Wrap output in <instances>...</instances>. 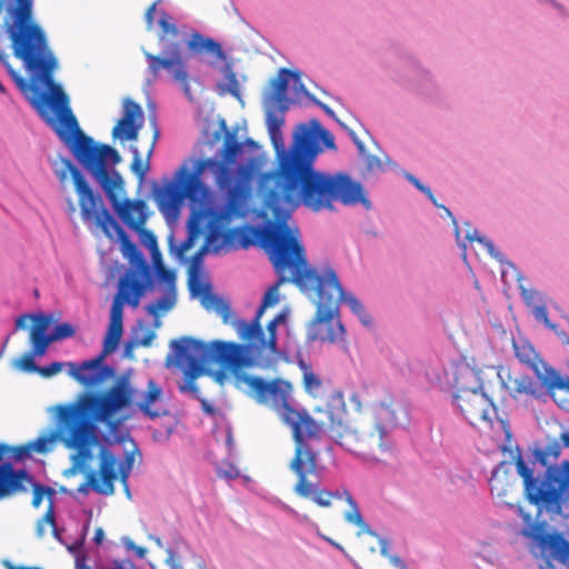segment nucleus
Instances as JSON below:
<instances>
[{
    "label": "nucleus",
    "instance_id": "nucleus-23",
    "mask_svg": "<svg viewBox=\"0 0 569 569\" xmlns=\"http://www.w3.org/2000/svg\"><path fill=\"white\" fill-rule=\"evenodd\" d=\"M59 439L58 429L49 436L38 437L36 440L21 446H10L0 442V465L7 463L6 457H12L16 461L29 457L31 452L44 453L51 449V443Z\"/></svg>",
    "mask_w": 569,
    "mask_h": 569
},
{
    "label": "nucleus",
    "instance_id": "nucleus-56",
    "mask_svg": "<svg viewBox=\"0 0 569 569\" xmlns=\"http://www.w3.org/2000/svg\"><path fill=\"white\" fill-rule=\"evenodd\" d=\"M154 337H156L154 332L147 331L140 342L142 346L148 347L151 345V341L153 340Z\"/></svg>",
    "mask_w": 569,
    "mask_h": 569
},
{
    "label": "nucleus",
    "instance_id": "nucleus-9",
    "mask_svg": "<svg viewBox=\"0 0 569 569\" xmlns=\"http://www.w3.org/2000/svg\"><path fill=\"white\" fill-rule=\"evenodd\" d=\"M222 133V147L219 151V158H216V183L220 189L236 198L240 196L251 183L257 159L253 157L241 160L243 154V143L239 137L237 127L228 128L224 119L219 120V131H216V141Z\"/></svg>",
    "mask_w": 569,
    "mask_h": 569
},
{
    "label": "nucleus",
    "instance_id": "nucleus-30",
    "mask_svg": "<svg viewBox=\"0 0 569 569\" xmlns=\"http://www.w3.org/2000/svg\"><path fill=\"white\" fill-rule=\"evenodd\" d=\"M176 303V289L173 287H169L166 290L163 297L157 299L146 307L147 312L154 318V326L159 327L160 321L159 318L162 313L169 311L173 308Z\"/></svg>",
    "mask_w": 569,
    "mask_h": 569
},
{
    "label": "nucleus",
    "instance_id": "nucleus-8",
    "mask_svg": "<svg viewBox=\"0 0 569 569\" xmlns=\"http://www.w3.org/2000/svg\"><path fill=\"white\" fill-rule=\"evenodd\" d=\"M171 353L167 357L166 366L176 367L183 375L178 389L181 393H190L198 399L204 412L213 413V405L203 399L196 383L197 379L213 377L210 362L213 360V341L202 342L190 337H181L170 342Z\"/></svg>",
    "mask_w": 569,
    "mask_h": 569
},
{
    "label": "nucleus",
    "instance_id": "nucleus-25",
    "mask_svg": "<svg viewBox=\"0 0 569 569\" xmlns=\"http://www.w3.org/2000/svg\"><path fill=\"white\" fill-rule=\"evenodd\" d=\"M290 78L299 79V74L287 68H281L277 76L270 81V91L266 96L264 103L270 107H278V110L286 112L289 107L287 97Z\"/></svg>",
    "mask_w": 569,
    "mask_h": 569
},
{
    "label": "nucleus",
    "instance_id": "nucleus-24",
    "mask_svg": "<svg viewBox=\"0 0 569 569\" xmlns=\"http://www.w3.org/2000/svg\"><path fill=\"white\" fill-rule=\"evenodd\" d=\"M31 477L24 469H14L12 462L0 465V501L26 491V481Z\"/></svg>",
    "mask_w": 569,
    "mask_h": 569
},
{
    "label": "nucleus",
    "instance_id": "nucleus-5",
    "mask_svg": "<svg viewBox=\"0 0 569 569\" xmlns=\"http://www.w3.org/2000/svg\"><path fill=\"white\" fill-rule=\"evenodd\" d=\"M221 218L222 213L216 210V253L258 246L268 254L278 277L276 283L264 293L262 303L256 312L258 317H262L268 307L279 302V288L286 282H292L302 292H313L321 281L323 269L309 266L298 233L284 224L272 223L264 227L243 224L224 230L218 226Z\"/></svg>",
    "mask_w": 569,
    "mask_h": 569
},
{
    "label": "nucleus",
    "instance_id": "nucleus-26",
    "mask_svg": "<svg viewBox=\"0 0 569 569\" xmlns=\"http://www.w3.org/2000/svg\"><path fill=\"white\" fill-rule=\"evenodd\" d=\"M123 332V316H122V301L120 298H114L110 309V322L107 336L103 339L102 357L112 353L121 339Z\"/></svg>",
    "mask_w": 569,
    "mask_h": 569
},
{
    "label": "nucleus",
    "instance_id": "nucleus-10",
    "mask_svg": "<svg viewBox=\"0 0 569 569\" xmlns=\"http://www.w3.org/2000/svg\"><path fill=\"white\" fill-rule=\"evenodd\" d=\"M516 467L523 479L525 495L530 503L551 510L559 509L569 498V461L560 466H549L542 476H535L520 456L516 460Z\"/></svg>",
    "mask_w": 569,
    "mask_h": 569
},
{
    "label": "nucleus",
    "instance_id": "nucleus-53",
    "mask_svg": "<svg viewBox=\"0 0 569 569\" xmlns=\"http://www.w3.org/2000/svg\"><path fill=\"white\" fill-rule=\"evenodd\" d=\"M406 177L417 189H419L423 193H426V190L429 189L428 187L423 186L415 176L407 174Z\"/></svg>",
    "mask_w": 569,
    "mask_h": 569
},
{
    "label": "nucleus",
    "instance_id": "nucleus-15",
    "mask_svg": "<svg viewBox=\"0 0 569 569\" xmlns=\"http://www.w3.org/2000/svg\"><path fill=\"white\" fill-rule=\"evenodd\" d=\"M320 473H321V469L318 466V453H316V475L310 476L309 478L306 477V480L310 483L309 492L305 496L300 495L297 491V487H298V481H297L293 487L295 493L301 498L312 500L317 506L322 507V508L330 507L333 499H339V500L345 499V501L349 505V508H350L345 513V520L349 523H352V525L359 527L360 528L359 535L361 532H367L372 536H376L375 532H372L371 529L369 528V526L365 522V520L361 516L360 509L358 507V503L353 499L351 493L345 488L342 490L337 489L335 491H329L323 488H320Z\"/></svg>",
    "mask_w": 569,
    "mask_h": 569
},
{
    "label": "nucleus",
    "instance_id": "nucleus-44",
    "mask_svg": "<svg viewBox=\"0 0 569 569\" xmlns=\"http://www.w3.org/2000/svg\"><path fill=\"white\" fill-rule=\"evenodd\" d=\"M63 366H67V363L52 362L48 366L39 367L38 373L44 378H49L59 373Z\"/></svg>",
    "mask_w": 569,
    "mask_h": 569
},
{
    "label": "nucleus",
    "instance_id": "nucleus-50",
    "mask_svg": "<svg viewBox=\"0 0 569 569\" xmlns=\"http://www.w3.org/2000/svg\"><path fill=\"white\" fill-rule=\"evenodd\" d=\"M32 315H21L16 319V330L26 329L28 326V321L31 320Z\"/></svg>",
    "mask_w": 569,
    "mask_h": 569
},
{
    "label": "nucleus",
    "instance_id": "nucleus-62",
    "mask_svg": "<svg viewBox=\"0 0 569 569\" xmlns=\"http://www.w3.org/2000/svg\"><path fill=\"white\" fill-rule=\"evenodd\" d=\"M560 440L563 447L569 448V431L562 432L560 435Z\"/></svg>",
    "mask_w": 569,
    "mask_h": 569
},
{
    "label": "nucleus",
    "instance_id": "nucleus-46",
    "mask_svg": "<svg viewBox=\"0 0 569 569\" xmlns=\"http://www.w3.org/2000/svg\"><path fill=\"white\" fill-rule=\"evenodd\" d=\"M365 164L369 171L383 170L382 161L377 156L367 154L365 158Z\"/></svg>",
    "mask_w": 569,
    "mask_h": 569
},
{
    "label": "nucleus",
    "instance_id": "nucleus-54",
    "mask_svg": "<svg viewBox=\"0 0 569 569\" xmlns=\"http://www.w3.org/2000/svg\"><path fill=\"white\" fill-rule=\"evenodd\" d=\"M389 561L398 569H408L403 560L398 556H390Z\"/></svg>",
    "mask_w": 569,
    "mask_h": 569
},
{
    "label": "nucleus",
    "instance_id": "nucleus-51",
    "mask_svg": "<svg viewBox=\"0 0 569 569\" xmlns=\"http://www.w3.org/2000/svg\"><path fill=\"white\" fill-rule=\"evenodd\" d=\"M76 569H91V567L87 563V556L84 553H79L74 560Z\"/></svg>",
    "mask_w": 569,
    "mask_h": 569
},
{
    "label": "nucleus",
    "instance_id": "nucleus-63",
    "mask_svg": "<svg viewBox=\"0 0 569 569\" xmlns=\"http://www.w3.org/2000/svg\"><path fill=\"white\" fill-rule=\"evenodd\" d=\"M320 536H321V538H322L323 540H326L328 543H330V545H331V546H333L335 548H337V549H342V548H341V546H340L338 542L333 541L331 538H329V537H327V536H325V535H320Z\"/></svg>",
    "mask_w": 569,
    "mask_h": 569
},
{
    "label": "nucleus",
    "instance_id": "nucleus-6",
    "mask_svg": "<svg viewBox=\"0 0 569 569\" xmlns=\"http://www.w3.org/2000/svg\"><path fill=\"white\" fill-rule=\"evenodd\" d=\"M239 379L244 382L248 396L260 405L270 406L291 428L296 449L289 467L298 477L297 491L307 495L310 483L306 477L316 475L317 453L308 440L320 439L325 423L316 421L306 410H297L291 406L292 385L289 381L281 378L268 381L258 376H239Z\"/></svg>",
    "mask_w": 569,
    "mask_h": 569
},
{
    "label": "nucleus",
    "instance_id": "nucleus-45",
    "mask_svg": "<svg viewBox=\"0 0 569 569\" xmlns=\"http://www.w3.org/2000/svg\"><path fill=\"white\" fill-rule=\"evenodd\" d=\"M114 298H120L121 301H122V306L126 302L129 306H131L132 308H137L139 306V302H140V299H141V298H139L137 296H132L131 293L121 292L120 288H119V291H118V293L116 295Z\"/></svg>",
    "mask_w": 569,
    "mask_h": 569
},
{
    "label": "nucleus",
    "instance_id": "nucleus-57",
    "mask_svg": "<svg viewBox=\"0 0 569 569\" xmlns=\"http://www.w3.org/2000/svg\"><path fill=\"white\" fill-rule=\"evenodd\" d=\"M124 247L129 252L132 253V256H137L142 260V254L138 251L137 247L131 242H124Z\"/></svg>",
    "mask_w": 569,
    "mask_h": 569
},
{
    "label": "nucleus",
    "instance_id": "nucleus-61",
    "mask_svg": "<svg viewBox=\"0 0 569 569\" xmlns=\"http://www.w3.org/2000/svg\"><path fill=\"white\" fill-rule=\"evenodd\" d=\"M216 58L226 60V56L222 51V47L220 43L216 42Z\"/></svg>",
    "mask_w": 569,
    "mask_h": 569
},
{
    "label": "nucleus",
    "instance_id": "nucleus-1",
    "mask_svg": "<svg viewBox=\"0 0 569 569\" xmlns=\"http://www.w3.org/2000/svg\"><path fill=\"white\" fill-rule=\"evenodd\" d=\"M34 0H0V62L42 120L91 174L129 229L141 232L148 219L143 200L122 199L124 181L116 170L121 156L83 133L69 97L54 82L58 61L33 14Z\"/></svg>",
    "mask_w": 569,
    "mask_h": 569
},
{
    "label": "nucleus",
    "instance_id": "nucleus-41",
    "mask_svg": "<svg viewBox=\"0 0 569 569\" xmlns=\"http://www.w3.org/2000/svg\"><path fill=\"white\" fill-rule=\"evenodd\" d=\"M311 123L318 130V136L312 130H310L315 134L316 139L318 140L319 137L327 148H335L336 146L333 136L328 130L323 129L317 120H312ZM306 126L311 129L308 124Z\"/></svg>",
    "mask_w": 569,
    "mask_h": 569
},
{
    "label": "nucleus",
    "instance_id": "nucleus-40",
    "mask_svg": "<svg viewBox=\"0 0 569 569\" xmlns=\"http://www.w3.org/2000/svg\"><path fill=\"white\" fill-rule=\"evenodd\" d=\"M466 238L467 240H469L470 242L472 241H478L479 243L483 244L485 248L487 249V251L495 258H498L499 257V253L496 252V248L493 246V243L486 239L485 237H481L478 232V230H473L472 232H468L466 234Z\"/></svg>",
    "mask_w": 569,
    "mask_h": 569
},
{
    "label": "nucleus",
    "instance_id": "nucleus-12",
    "mask_svg": "<svg viewBox=\"0 0 569 569\" xmlns=\"http://www.w3.org/2000/svg\"><path fill=\"white\" fill-rule=\"evenodd\" d=\"M187 44L190 54H202L213 51V39L204 38L198 32H193L188 40H179L164 50L163 56H156L144 51V57L149 62V71L157 78L162 69H166L173 81L181 84L184 94L192 100L188 83V72L182 54V43Z\"/></svg>",
    "mask_w": 569,
    "mask_h": 569
},
{
    "label": "nucleus",
    "instance_id": "nucleus-17",
    "mask_svg": "<svg viewBox=\"0 0 569 569\" xmlns=\"http://www.w3.org/2000/svg\"><path fill=\"white\" fill-rule=\"evenodd\" d=\"M66 164L79 197V207L82 218L84 220H94L97 226L106 233H109V229L117 224L112 214L103 206L101 197L91 189L82 173L71 161H66Z\"/></svg>",
    "mask_w": 569,
    "mask_h": 569
},
{
    "label": "nucleus",
    "instance_id": "nucleus-39",
    "mask_svg": "<svg viewBox=\"0 0 569 569\" xmlns=\"http://www.w3.org/2000/svg\"><path fill=\"white\" fill-rule=\"evenodd\" d=\"M74 327L69 322L59 323L56 326L53 332L50 333V343L53 341L71 338L74 336Z\"/></svg>",
    "mask_w": 569,
    "mask_h": 569
},
{
    "label": "nucleus",
    "instance_id": "nucleus-58",
    "mask_svg": "<svg viewBox=\"0 0 569 569\" xmlns=\"http://www.w3.org/2000/svg\"><path fill=\"white\" fill-rule=\"evenodd\" d=\"M6 568L7 569H43V568L37 567V566H16V565H12L11 562H7Z\"/></svg>",
    "mask_w": 569,
    "mask_h": 569
},
{
    "label": "nucleus",
    "instance_id": "nucleus-36",
    "mask_svg": "<svg viewBox=\"0 0 569 569\" xmlns=\"http://www.w3.org/2000/svg\"><path fill=\"white\" fill-rule=\"evenodd\" d=\"M223 74L226 82L220 86V90L222 93L229 92L233 97H240V86L237 79L236 72L232 70V63L226 62V67L223 69Z\"/></svg>",
    "mask_w": 569,
    "mask_h": 569
},
{
    "label": "nucleus",
    "instance_id": "nucleus-3",
    "mask_svg": "<svg viewBox=\"0 0 569 569\" xmlns=\"http://www.w3.org/2000/svg\"><path fill=\"white\" fill-rule=\"evenodd\" d=\"M161 397V387L150 379L138 400L139 390L128 378L121 377L104 391L88 392L76 403L58 406L59 439L66 448L76 450L71 456L72 465L63 476L71 477L87 470L93 458V448L99 445L97 423H103L113 431L124 420L118 417V412L132 406L152 420L166 416L167 410L153 408Z\"/></svg>",
    "mask_w": 569,
    "mask_h": 569
},
{
    "label": "nucleus",
    "instance_id": "nucleus-20",
    "mask_svg": "<svg viewBox=\"0 0 569 569\" xmlns=\"http://www.w3.org/2000/svg\"><path fill=\"white\" fill-rule=\"evenodd\" d=\"M261 317H256L251 322L240 323L239 338L249 343L252 350L263 352L268 350L273 353L277 350V320L267 325V336L260 323Z\"/></svg>",
    "mask_w": 569,
    "mask_h": 569
},
{
    "label": "nucleus",
    "instance_id": "nucleus-37",
    "mask_svg": "<svg viewBox=\"0 0 569 569\" xmlns=\"http://www.w3.org/2000/svg\"><path fill=\"white\" fill-rule=\"evenodd\" d=\"M159 26L161 28V34H160L161 39H163L166 37L176 38L179 36V30L176 27L172 17L169 13H167L166 11L161 12Z\"/></svg>",
    "mask_w": 569,
    "mask_h": 569
},
{
    "label": "nucleus",
    "instance_id": "nucleus-11",
    "mask_svg": "<svg viewBox=\"0 0 569 569\" xmlns=\"http://www.w3.org/2000/svg\"><path fill=\"white\" fill-rule=\"evenodd\" d=\"M332 287L338 288V274L331 267H326L321 281L313 290L317 296V310L308 331L309 340L335 343L345 337L346 330L339 319L338 300L326 290Z\"/></svg>",
    "mask_w": 569,
    "mask_h": 569
},
{
    "label": "nucleus",
    "instance_id": "nucleus-27",
    "mask_svg": "<svg viewBox=\"0 0 569 569\" xmlns=\"http://www.w3.org/2000/svg\"><path fill=\"white\" fill-rule=\"evenodd\" d=\"M33 322L30 329V343L33 347V355L43 356L50 346V335H47L51 323V317L43 313L31 316Z\"/></svg>",
    "mask_w": 569,
    "mask_h": 569
},
{
    "label": "nucleus",
    "instance_id": "nucleus-19",
    "mask_svg": "<svg viewBox=\"0 0 569 569\" xmlns=\"http://www.w3.org/2000/svg\"><path fill=\"white\" fill-rule=\"evenodd\" d=\"M512 346L517 359L535 371L541 385L549 392H552L555 389H565L567 387V383L561 379L556 370L548 367L547 363L539 358L530 343L526 340H513Z\"/></svg>",
    "mask_w": 569,
    "mask_h": 569
},
{
    "label": "nucleus",
    "instance_id": "nucleus-60",
    "mask_svg": "<svg viewBox=\"0 0 569 569\" xmlns=\"http://www.w3.org/2000/svg\"><path fill=\"white\" fill-rule=\"evenodd\" d=\"M316 103H317V104H318V106H319V107H320V108H321V109H322V110H323L328 116H330L331 118H335V119H336V114H335V112L332 111V109H331L329 106H327V104H325V103H322V102H320V101H316Z\"/></svg>",
    "mask_w": 569,
    "mask_h": 569
},
{
    "label": "nucleus",
    "instance_id": "nucleus-14",
    "mask_svg": "<svg viewBox=\"0 0 569 569\" xmlns=\"http://www.w3.org/2000/svg\"><path fill=\"white\" fill-rule=\"evenodd\" d=\"M525 536L532 541L531 552L539 569H569V541L562 533L548 532L545 523H536Z\"/></svg>",
    "mask_w": 569,
    "mask_h": 569
},
{
    "label": "nucleus",
    "instance_id": "nucleus-2",
    "mask_svg": "<svg viewBox=\"0 0 569 569\" xmlns=\"http://www.w3.org/2000/svg\"><path fill=\"white\" fill-rule=\"evenodd\" d=\"M320 151L315 134L306 123H300L290 150L279 154L273 171L262 174L259 192L263 196L264 208L278 220L277 224L287 226L283 220L288 211L300 204L315 212L331 210L335 201L371 209V201L359 181L345 172L325 173L313 168Z\"/></svg>",
    "mask_w": 569,
    "mask_h": 569
},
{
    "label": "nucleus",
    "instance_id": "nucleus-64",
    "mask_svg": "<svg viewBox=\"0 0 569 569\" xmlns=\"http://www.w3.org/2000/svg\"><path fill=\"white\" fill-rule=\"evenodd\" d=\"M227 446L229 449H232L233 448V439H232V435H231V430L228 429V432H227Z\"/></svg>",
    "mask_w": 569,
    "mask_h": 569
},
{
    "label": "nucleus",
    "instance_id": "nucleus-13",
    "mask_svg": "<svg viewBox=\"0 0 569 569\" xmlns=\"http://www.w3.org/2000/svg\"><path fill=\"white\" fill-rule=\"evenodd\" d=\"M457 392L455 405L465 419L472 426L491 425L497 418L493 402L478 387V378L468 367L459 369L456 376Z\"/></svg>",
    "mask_w": 569,
    "mask_h": 569
},
{
    "label": "nucleus",
    "instance_id": "nucleus-18",
    "mask_svg": "<svg viewBox=\"0 0 569 569\" xmlns=\"http://www.w3.org/2000/svg\"><path fill=\"white\" fill-rule=\"evenodd\" d=\"M251 349L249 343L239 345L231 341L216 340V362L224 370H229L234 378L237 388L242 389L244 382L239 379V376H249L243 372V368L251 367L254 361L249 356L248 351Z\"/></svg>",
    "mask_w": 569,
    "mask_h": 569
},
{
    "label": "nucleus",
    "instance_id": "nucleus-29",
    "mask_svg": "<svg viewBox=\"0 0 569 569\" xmlns=\"http://www.w3.org/2000/svg\"><path fill=\"white\" fill-rule=\"evenodd\" d=\"M266 123L271 141L276 148L282 147L281 127L284 123V112L278 110V107L266 104Z\"/></svg>",
    "mask_w": 569,
    "mask_h": 569
},
{
    "label": "nucleus",
    "instance_id": "nucleus-32",
    "mask_svg": "<svg viewBox=\"0 0 569 569\" xmlns=\"http://www.w3.org/2000/svg\"><path fill=\"white\" fill-rule=\"evenodd\" d=\"M216 313L222 319L223 323L233 327L238 335L239 330L241 329L240 323H247L246 321L237 318L230 301L227 298L218 295H216Z\"/></svg>",
    "mask_w": 569,
    "mask_h": 569
},
{
    "label": "nucleus",
    "instance_id": "nucleus-47",
    "mask_svg": "<svg viewBox=\"0 0 569 569\" xmlns=\"http://www.w3.org/2000/svg\"><path fill=\"white\" fill-rule=\"evenodd\" d=\"M218 473L220 477H223L227 479H234V478L239 477V475H240L238 468L233 465H228L227 468L219 469Z\"/></svg>",
    "mask_w": 569,
    "mask_h": 569
},
{
    "label": "nucleus",
    "instance_id": "nucleus-33",
    "mask_svg": "<svg viewBox=\"0 0 569 569\" xmlns=\"http://www.w3.org/2000/svg\"><path fill=\"white\" fill-rule=\"evenodd\" d=\"M326 290L328 292H331L335 300H338V306L340 305L341 301L346 302L355 315L365 308L363 305L360 302V300L355 295L348 293L343 290L339 279H338V288L337 289H336V287H332V288H327Z\"/></svg>",
    "mask_w": 569,
    "mask_h": 569
},
{
    "label": "nucleus",
    "instance_id": "nucleus-16",
    "mask_svg": "<svg viewBox=\"0 0 569 569\" xmlns=\"http://www.w3.org/2000/svg\"><path fill=\"white\" fill-rule=\"evenodd\" d=\"M99 469L88 473L87 482L78 488L79 492L87 493L90 486L97 493L110 496L114 492V482L120 477L121 482L127 487V480L131 469V458H128L127 465L118 463L112 452L101 447L99 451Z\"/></svg>",
    "mask_w": 569,
    "mask_h": 569
},
{
    "label": "nucleus",
    "instance_id": "nucleus-22",
    "mask_svg": "<svg viewBox=\"0 0 569 569\" xmlns=\"http://www.w3.org/2000/svg\"><path fill=\"white\" fill-rule=\"evenodd\" d=\"M142 120L143 112L141 107L131 99H126L123 102V116L114 126L112 136L121 141L137 140Z\"/></svg>",
    "mask_w": 569,
    "mask_h": 569
},
{
    "label": "nucleus",
    "instance_id": "nucleus-52",
    "mask_svg": "<svg viewBox=\"0 0 569 569\" xmlns=\"http://www.w3.org/2000/svg\"><path fill=\"white\" fill-rule=\"evenodd\" d=\"M356 316L359 318V320L365 325V326H369L372 321L370 315L366 311V309H361V311H358V313H356Z\"/></svg>",
    "mask_w": 569,
    "mask_h": 569
},
{
    "label": "nucleus",
    "instance_id": "nucleus-31",
    "mask_svg": "<svg viewBox=\"0 0 569 569\" xmlns=\"http://www.w3.org/2000/svg\"><path fill=\"white\" fill-rule=\"evenodd\" d=\"M47 528H50L52 536L57 540H61V535L56 522L54 506L51 499L46 513L36 523V536L39 539L44 538Z\"/></svg>",
    "mask_w": 569,
    "mask_h": 569
},
{
    "label": "nucleus",
    "instance_id": "nucleus-34",
    "mask_svg": "<svg viewBox=\"0 0 569 569\" xmlns=\"http://www.w3.org/2000/svg\"><path fill=\"white\" fill-rule=\"evenodd\" d=\"M301 368L303 370L302 385L306 392L312 397H319L322 390L321 379L306 363L301 362Z\"/></svg>",
    "mask_w": 569,
    "mask_h": 569
},
{
    "label": "nucleus",
    "instance_id": "nucleus-28",
    "mask_svg": "<svg viewBox=\"0 0 569 569\" xmlns=\"http://www.w3.org/2000/svg\"><path fill=\"white\" fill-rule=\"evenodd\" d=\"M150 123L152 127V140H151V143H150L148 152H147V160L142 161V158H141V154H140L138 148L131 147V151L133 153V159H132L130 168L139 180H142L150 169L149 159L151 158V156L153 153L154 146L160 136V130L158 128L156 118H151Z\"/></svg>",
    "mask_w": 569,
    "mask_h": 569
},
{
    "label": "nucleus",
    "instance_id": "nucleus-4",
    "mask_svg": "<svg viewBox=\"0 0 569 569\" xmlns=\"http://www.w3.org/2000/svg\"><path fill=\"white\" fill-rule=\"evenodd\" d=\"M211 146L210 141L199 143L200 157L193 162L191 169L182 164L172 179L164 180L161 186L154 184L152 188L157 207L168 220H176L183 201L189 200L191 213L187 222L188 236L174 248V251L176 257L183 260L196 241L200 238L204 239L203 244L190 260L188 284L191 295L200 297L207 308L213 303L211 286L206 280L203 271V257L213 243V196L203 183L202 174L206 170H213V158L204 157L202 149Z\"/></svg>",
    "mask_w": 569,
    "mask_h": 569
},
{
    "label": "nucleus",
    "instance_id": "nucleus-38",
    "mask_svg": "<svg viewBox=\"0 0 569 569\" xmlns=\"http://www.w3.org/2000/svg\"><path fill=\"white\" fill-rule=\"evenodd\" d=\"M499 378L502 381L503 387L513 396L520 395V393H531L532 390L530 388V383L526 380H512L509 382H506L502 378L501 372L498 373Z\"/></svg>",
    "mask_w": 569,
    "mask_h": 569
},
{
    "label": "nucleus",
    "instance_id": "nucleus-48",
    "mask_svg": "<svg viewBox=\"0 0 569 569\" xmlns=\"http://www.w3.org/2000/svg\"><path fill=\"white\" fill-rule=\"evenodd\" d=\"M156 8H157V2H153L146 11L144 19H146L148 30H151L153 28Z\"/></svg>",
    "mask_w": 569,
    "mask_h": 569
},
{
    "label": "nucleus",
    "instance_id": "nucleus-42",
    "mask_svg": "<svg viewBox=\"0 0 569 569\" xmlns=\"http://www.w3.org/2000/svg\"><path fill=\"white\" fill-rule=\"evenodd\" d=\"M36 356L37 355H33V349L30 352L24 353L18 360L19 368H21L22 370H24L27 372H38L39 371V366H37L36 362H34V357Z\"/></svg>",
    "mask_w": 569,
    "mask_h": 569
},
{
    "label": "nucleus",
    "instance_id": "nucleus-7",
    "mask_svg": "<svg viewBox=\"0 0 569 569\" xmlns=\"http://www.w3.org/2000/svg\"><path fill=\"white\" fill-rule=\"evenodd\" d=\"M396 410L379 403L353 427L331 419L330 437L346 450L370 461H383L396 451L391 431L397 427Z\"/></svg>",
    "mask_w": 569,
    "mask_h": 569
},
{
    "label": "nucleus",
    "instance_id": "nucleus-21",
    "mask_svg": "<svg viewBox=\"0 0 569 569\" xmlns=\"http://www.w3.org/2000/svg\"><path fill=\"white\" fill-rule=\"evenodd\" d=\"M104 358L102 353H99L96 358L86 360L80 365L67 362L68 373L81 386L94 387L112 372L110 367L103 365Z\"/></svg>",
    "mask_w": 569,
    "mask_h": 569
},
{
    "label": "nucleus",
    "instance_id": "nucleus-43",
    "mask_svg": "<svg viewBox=\"0 0 569 569\" xmlns=\"http://www.w3.org/2000/svg\"><path fill=\"white\" fill-rule=\"evenodd\" d=\"M44 495L52 496L53 490L49 487H43L39 483L33 485V496H32V506L34 508H39Z\"/></svg>",
    "mask_w": 569,
    "mask_h": 569
},
{
    "label": "nucleus",
    "instance_id": "nucleus-55",
    "mask_svg": "<svg viewBox=\"0 0 569 569\" xmlns=\"http://www.w3.org/2000/svg\"><path fill=\"white\" fill-rule=\"evenodd\" d=\"M103 539H104V531L102 528H97L94 530V536H93V541L96 542V545H101L103 542Z\"/></svg>",
    "mask_w": 569,
    "mask_h": 569
},
{
    "label": "nucleus",
    "instance_id": "nucleus-59",
    "mask_svg": "<svg viewBox=\"0 0 569 569\" xmlns=\"http://www.w3.org/2000/svg\"><path fill=\"white\" fill-rule=\"evenodd\" d=\"M388 548H389L388 541L385 540V539L380 540V552H381L382 556H385L387 558L390 557Z\"/></svg>",
    "mask_w": 569,
    "mask_h": 569
},
{
    "label": "nucleus",
    "instance_id": "nucleus-49",
    "mask_svg": "<svg viewBox=\"0 0 569 569\" xmlns=\"http://www.w3.org/2000/svg\"><path fill=\"white\" fill-rule=\"evenodd\" d=\"M160 277L167 283V288H169V287H173L174 288L176 276H174L173 271L167 270V269H161L160 270Z\"/></svg>",
    "mask_w": 569,
    "mask_h": 569
},
{
    "label": "nucleus",
    "instance_id": "nucleus-35",
    "mask_svg": "<svg viewBox=\"0 0 569 569\" xmlns=\"http://www.w3.org/2000/svg\"><path fill=\"white\" fill-rule=\"evenodd\" d=\"M148 287V282L143 278H139L137 276H127L120 281L119 288L121 292L131 293L132 296H137L141 298Z\"/></svg>",
    "mask_w": 569,
    "mask_h": 569
}]
</instances>
